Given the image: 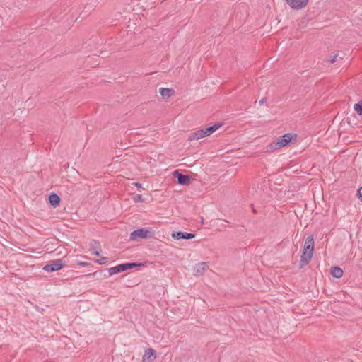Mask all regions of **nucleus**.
I'll return each mask as SVG.
<instances>
[{"instance_id":"9","label":"nucleus","mask_w":362,"mask_h":362,"mask_svg":"<svg viewBox=\"0 0 362 362\" xmlns=\"http://www.w3.org/2000/svg\"><path fill=\"white\" fill-rule=\"evenodd\" d=\"M209 268L207 262H200L197 264L194 267V275L199 276L203 275V274Z\"/></svg>"},{"instance_id":"19","label":"nucleus","mask_w":362,"mask_h":362,"mask_svg":"<svg viewBox=\"0 0 362 362\" xmlns=\"http://www.w3.org/2000/svg\"><path fill=\"white\" fill-rule=\"evenodd\" d=\"M107 260H108L107 257H102L99 259H97L95 261V262H97L99 264H105L107 263Z\"/></svg>"},{"instance_id":"15","label":"nucleus","mask_w":362,"mask_h":362,"mask_svg":"<svg viewBox=\"0 0 362 362\" xmlns=\"http://www.w3.org/2000/svg\"><path fill=\"white\" fill-rule=\"evenodd\" d=\"M354 110L360 115H362V100L354 105Z\"/></svg>"},{"instance_id":"11","label":"nucleus","mask_w":362,"mask_h":362,"mask_svg":"<svg viewBox=\"0 0 362 362\" xmlns=\"http://www.w3.org/2000/svg\"><path fill=\"white\" fill-rule=\"evenodd\" d=\"M205 137L204 133L202 129L197 130L189 136V140H199L202 138Z\"/></svg>"},{"instance_id":"6","label":"nucleus","mask_w":362,"mask_h":362,"mask_svg":"<svg viewBox=\"0 0 362 362\" xmlns=\"http://www.w3.org/2000/svg\"><path fill=\"white\" fill-rule=\"evenodd\" d=\"M174 175L177 178L179 184L182 185H188L189 184L191 177L189 175L180 174L177 170L174 172Z\"/></svg>"},{"instance_id":"18","label":"nucleus","mask_w":362,"mask_h":362,"mask_svg":"<svg viewBox=\"0 0 362 362\" xmlns=\"http://www.w3.org/2000/svg\"><path fill=\"white\" fill-rule=\"evenodd\" d=\"M133 199L135 202H144V199L141 194H136L134 196Z\"/></svg>"},{"instance_id":"3","label":"nucleus","mask_w":362,"mask_h":362,"mask_svg":"<svg viewBox=\"0 0 362 362\" xmlns=\"http://www.w3.org/2000/svg\"><path fill=\"white\" fill-rule=\"evenodd\" d=\"M151 230L148 228H142L134 230L130 233V240L132 241H137L140 239L148 238L151 237Z\"/></svg>"},{"instance_id":"8","label":"nucleus","mask_w":362,"mask_h":362,"mask_svg":"<svg viewBox=\"0 0 362 362\" xmlns=\"http://www.w3.org/2000/svg\"><path fill=\"white\" fill-rule=\"evenodd\" d=\"M156 358V351L153 349H147L143 356L142 361L144 362H152Z\"/></svg>"},{"instance_id":"1","label":"nucleus","mask_w":362,"mask_h":362,"mask_svg":"<svg viewBox=\"0 0 362 362\" xmlns=\"http://www.w3.org/2000/svg\"><path fill=\"white\" fill-rule=\"evenodd\" d=\"M314 247V238L312 235L308 236L305 242L303 252L301 255V262L308 263L313 257Z\"/></svg>"},{"instance_id":"13","label":"nucleus","mask_w":362,"mask_h":362,"mask_svg":"<svg viewBox=\"0 0 362 362\" xmlns=\"http://www.w3.org/2000/svg\"><path fill=\"white\" fill-rule=\"evenodd\" d=\"M331 274L335 278H340L343 275V270L338 267H332Z\"/></svg>"},{"instance_id":"22","label":"nucleus","mask_w":362,"mask_h":362,"mask_svg":"<svg viewBox=\"0 0 362 362\" xmlns=\"http://www.w3.org/2000/svg\"><path fill=\"white\" fill-rule=\"evenodd\" d=\"M92 254H93L95 256H100V252L98 250H92Z\"/></svg>"},{"instance_id":"14","label":"nucleus","mask_w":362,"mask_h":362,"mask_svg":"<svg viewBox=\"0 0 362 362\" xmlns=\"http://www.w3.org/2000/svg\"><path fill=\"white\" fill-rule=\"evenodd\" d=\"M160 93L163 98H169L174 93V90L170 88H162L160 89Z\"/></svg>"},{"instance_id":"16","label":"nucleus","mask_w":362,"mask_h":362,"mask_svg":"<svg viewBox=\"0 0 362 362\" xmlns=\"http://www.w3.org/2000/svg\"><path fill=\"white\" fill-rule=\"evenodd\" d=\"M338 57H339V54L334 53L332 56H330L329 59H327V62H329L331 64H333L337 61Z\"/></svg>"},{"instance_id":"10","label":"nucleus","mask_w":362,"mask_h":362,"mask_svg":"<svg viewBox=\"0 0 362 362\" xmlns=\"http://www.w3.org/2000/svg\"><path fill=\"white\" fill-rule=\"evenodd\" d=\"M221 126V124H216L213 126H211L206 129H202L204 133L205 137L211 135L212 133H214V132L218 130Z\"/></svg>"},{"instance_id":"4","label":"nucleus","mask_w":362,"mask_h":362,"mask_svg":"<svg viewBox=\"0 0 362 362\" xmlns=\"http://www.w3.org/2000/svg\"><path fill=\"white\" fill-rule=\"evenodd\" d=\"M65 264V262L61 259H56L52 261L50 263L46 264L43 269L47 272H53L61 269Z\"/></svg>"},{"instance_id":"17","label":"nucleus","mask_w":362,"mask_h":362,"mask_svg":"<svg viewBox=\"0 0 362 362\" xmlns=\"http://www.w3.org/2000/svg\"><path fill=\"white\" fill-rule=\"evenodd\" d=\"M117 266L111 267L108 269L109 274L110 276L114 275L115 274L119 273Z\"/></svg>"},{"instance_id":"24","label":"nucleus","mask_w":362,"mask_h":362,"mask_svg":"<svg viewBox=\"0 0 362 362\" xmlns=\"http://www.w3.org/2000/svg\"><path fill=\"white\" fill-rule=\"evenodd\" d=\"M266 101V98H262L259 101V105H262Z\"/></svg>"},{"instance_id":"20","label":"nucleus","mask_w":362,"mask_h":362,"mask_svg":"<svg viewBox=\"0 0 362 362\" xmlns=\"http://www.w3.org/2000/svg\"><path fill=\"white\" fill-rule=\"evenodd\" d=\"M117 268L119 269L118 270L119 273L122 272H124V271H126L127 270L126 264H119V265L117 266Z\"/></svg>"},{"instance_id":"12","label":"nucleus","mask_w":362,"mask_h":362,"mask_svg":"<svg viewBox=\"0 0 362 362\" xmlns=\"http://www.w3.org/2000/svg\"><path fill=\"white\" fill-rule=\"evenodd\" d=\"M49 203L52 206L54 207H57L60 202V198L56 194H52L49 197Z\"/></svg>"},{"instance_id":"5","label":"nucleus","mask_w":362,"mask_h":362,"mask_svg":"<svg viewBox=\"0 0 362 362\" xmlns=\"http://www.w3.org/2000/svg\"><path fill=\"white\" fill-rule=\"evenodd\" d=\"M286 2L294 9H302L305 8L308 2V0H285Z\"/></svg>"},{"instance_id":"21","label":"nucleus","mask_w":362,"mask_h":362,"mask_svg":"<svg viewBox=\"0 0 362 362\" xmlns=\"http://www.w3.org/2000/svg\"><path fill=\"white\" fill-rule=\"evenodd\" d=\"M136 266H137V264H136V263H127L126 264L127 270L132 269Z\"/></svg>"},{"instance_id":"25","label":"nucleus","mask_w":362,"mask_h":362,"mask_svg":"<svg viewBox=\"0 0 362 362\" xmlns=\"http://www.w3.org/2000/svg\"><path fill=\"white\" fill-rule=\"evenodd\" d=\"M134 185H135V186H136L137 188H139V189L142 188V187H141V184H139V183L136 182V183H134Z\"/></svg>"},{"instance_id":"2","label":"nucleus","mask_w":362,"mask_h":362,"mask_svg":"<svg viewBox=\"0 0 362 362\" xmlns=\"http://www.w3.org/2000/svg\"><path fill=\"white\" fill-rule=\"evenodd\" d=\"M293 138V136L291 134H286L270 144L269 148L271 149H278L284 147L291 141Z\"/></svg>"},{"instance_id":"7","label":"nucleus","mask_w":362,"mask_h":362,"mask_svg":"<svg viewBox=\"0 0 362 362\" xmlns=\"http://www.w3.org/2000/svg\"><path fill=\"white\" fill-rule=\"evenodd\" d=\"M195 237V235L193 233H189L186 232H174L172 233V238L175 240H180V239H192Z\"/></svg>"},{"instance_id":"23","label":"nucleus","mask_w":362,"mask_h":362,"mask_svg":"<svg viewBox=\"0 0 362 362\" xmlns=\"http://www.w3.org/2000/svg\"><path fill=\"white\" fill-rule=\"evenodd\" d=\"M358 194L360 198L362 199V187L359 188L358 190Z\"/></svg>"}]
</instances>
